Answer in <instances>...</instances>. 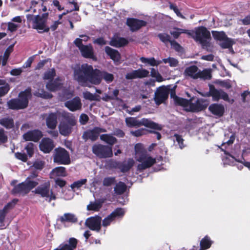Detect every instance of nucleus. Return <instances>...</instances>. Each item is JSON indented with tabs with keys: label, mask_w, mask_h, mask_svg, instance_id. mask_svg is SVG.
Returning a JSON list of instances; mask_svg holds the SVG:
<instances>
[{
	"label": "nucleus",
	"mask_w": 250,
	"mask_h": 250,
	"mask_svg": "<svg viewBox=\"0 0 250 250\" xmlns=\"http://www.w3.org/2000/svg\"><path fill=\"white\" fill-rule=\"evenodd\" d=\"M115 182V178L113 177L105 178L103 181V185L105 186H109Z\"/></svg>",
	"instance_id": "nucleus-58"
},
{
	"label": "nucleus",
	"mask_w": 250,
	"mask_h": 250,
	"mask_svg": "<svg viewBox=\"0 0 250 250\" xmlns=\"http://www.w3.org/2000/svg\"><path fill=\"white\" fill-rule=\"evenodd\" d=\"M0 124L7 129L11 128L14 126V121L12 118H4L0 120Z\"/></svg>",
	"instance_id": "nucleus-37"
},
{
	"label": "nucleus",
	"mask_w": 250,
	"mask_h": 250,
	"mask_svg": "<svg viewBox=\"0 0 250 250\" xmlns=\"http://www.w3.org/2000/svg\"><path fill=\"white\" fill-rule=\"evenodd\" d=\"M150 70V76L155 78L157 82H161L163 81L162 76L157 70L154 68H151Z\"/></svg>",
	"instance_id": "nucleus-45"
},
{
	"label": "nucleus",
	"mask_w": 250,
	"mask_h": 250,
	"mask_svg": "<svg viewBox=\"0 0 250 250\" xmlns=\"http://www.w3.org/2000/svg\"><path fill=\"white\" fill-rule=\"evenodd\" d=\"M31 96V90L27 89L19 94V99H12L8 102L7 105L9 108L12 109L24 108L27 107L28 100Z\"/></svg>",
	"instance_id": "nucleus-5"
},
{
	"label": "nucleus",
	"mask_w": 250,
	"mask_h": 250,
	"mask_svg": "<svg viewBox=\"0 0 250 250\" xmlns=\"http://www.w3.org/2000/svg\"><path fill=\"white\" fill-rule=\"evenodd\" d=\"M102 205L98 202H90L87 206V209L88 210H93L95 211H98L101 208Z\"/></svg>",
	"instance_id": "nucleus-44"
},
{
	"label": "nucleus",
	"mask_w": 250,
	"mask_h": 250,
	"mask_svg": "<svg viewBox=\"0 0 250 250\" xmlns=\"http://www.w3.org/2000/svg\"><path fill=\"white\" fill-rule=\"evenodd\" d=\"M83 98L86 100H88L89 101H95L97 99V95L96 94H93L91 93L88 91H85L83 93Z\"/></svg>",
	"instance_id": "nucleus-49"
},
{
	"label": "nucleus",
	"mask_w": 250,
	"mask_h": 250,
	"mask_svg": "<svg viewBox=\"0 0 250 250\" xmlns=\"http://www.w3.org/2000/svg\"><path fill=\"white\" fill-rule=\"evenodd\" d=\"M66 175L65 168L59 167L54 168L50 174V177L52 179H56L58 177H64Z\"/></svg>",
	"instance_id": "nucleus-27"
},
{
	"label": "nucleus",
	"mask_w": 250,
	"mask_h": 250,
	"mask_svg": "<svg viewBox=\"0 0 250 250\" xmlns=\"http://www.w3.org/2000/svg\"><path fill=\"white\" fill-rule=\"evenodd\" d=\"M191 33L189 32V30L175 27L170 31V34L174 38H178L182 33H185L189 36V34H191Z\"/></svg>",
	"instance_id": "nucleus-35"
},
{
	"label": "nucleus",
	"mask_w": 250,
	"mask_h": 250,
	"mask_svg": "<svg viewBox=\"0 0 250 250\" xmlns=\"http://www.w3.org/2000/svg\"><path fill=\"white\" fill-rule=\"evenodd\" d=\"M55 75V71L54 69H51L47 71L44 75L43 78L45 80H51L53 78Z\"/></svg>",
	"instance_id": "nucleus-50"
},
{
	"label": "nucleus",
	"mask_w": 250,
	"mask_h": 250,
	"mask_svg": "<svg viewBox=\"0 0 250 250\" xmlns=\"http://www.w3.org/2000/svg\"><path fill=\"white\" fill-rule=\"evenodd\" d=\"M158 36L160 40L163 42L165 43H167V42H170L171 41H170V36L168 35L165 33H163L159 34Z\"/></svg>",
	"instance_id": "nucleus-55"
},
{
	"label": "nucleus",
	"mask_w": 250,
	"mask_h": 250,
	"mask_svg": "<svg viewBox=\"0 0 250 250\" xmlns=\"http://www.w3.org/2000/svg\"><path fill=\"white\" fill-rule=\"evenodd\" d=\"M16 202H17V201H15L14 200L12 202L9 203L6 206H5V207H4L3 209L0 210V223H2L4 221L5 215L7 212V210L8 209L12 208L13 207V204H14V205L15 204Z\"/></svg>",
	"instance_id": "nucleus-34"
},
{
	"label": "nucleus",
	"mask_w": 250,
	"mask_h": 250,
	"mask_svg": "<svg viewBox=\"0 0 250 250\" xmlns=\"http://www.w3.org/2000/svg\"><path fill=\"white\" fill-rule=\"evenodd\" d=\"M184 74L186 76H189L194 79L201 78L208 80L211 77L210 69H205L201 71L196 66L187 67L185 70Z\"/></svg>",
	"instance_id": "nucleus-8"
},
{
	"label": "nucleus",
	"mask_w": 250,
	"mask_h": 250,
	"mask_svg": "<svg viewBox=\"0 0 250 250\" xmlns=\"http://www.w3.org/2000/svg\"><path fill=\"white\" fill-rule=\"evenodd\" d=\"M169 91L166 87H159L155 92V101L157 104L163 103L168 97Z\"/></svg>",
	"instance_id": "nucleus-18"
},
{
	"label": "nucleus",
	"mask_w": 250,
	"mask_h": 250,
	"mask_svg": "<svg viewBox=\"0 0 250 250\" xmlns=\"http://www.w3.org/2000/svg\"><path fill=\"white\" fill-rule=\"evenodd\" d=\"M55 147L53 140L48 138H43L40 143V149L45 153H49Z\"/></svg>",
	"instance_id": "nucleus-21"
},
{
	"label": "nucleus",
	"mask_w": 250,
	"mask_h": 250,
	"mask_svg": "<svg viewBox=\"0 0 250 250\" xmlns=\"http://www.w3.org/2000/svg\"><path fill=\"white\" fill-rule=\"evenodd\" d=\"M128 41L124 38L115 37L113 38L110 42V45L111 46L119 47L127 44Z\"/></svg>",
	"instance_id": "nucleus-28"
},
{
	"label": "nucleus",
	"mask_w": 250,
	"mask_h": 250,
	"mask_svg": "<svg viewBox=\"0 0 250 250\" xmlns=\"http://www.w3.org/2000/svg\"><path fill=\"white\" fill-rule=\"evenodd\" d=\"M19 27V25L18 24L14 23L12 22H9L8 23V29L12 32L17 30Z\"/></svg>",
	"instance_id": "nucleus-60"
},
{
	"label": "nucleus",
	"mask_w": 250,
	"mask_h": 250,
	"mask_svg": "<svg viewBox=\"0 0 250 250\" xmlns=\"http://www.w3.org/2000/svg\"><path fill=\"white\" fill-rule=\"evenodd\" d=\"M93 152L100 158L111 157L113 155L112 147L100 144L95 145L92 147Z\"/></svg>",
	"instance_id": "nucleus-12"
},
{
	"label": "nucleus",
	"mask_w": 250,
	"mask_h": 250,
	"mask_svg": "<svg viewBox=\"0 0 250 250\" xmlns=\"http://www.w3.org/2000/svg\"><path fill=\"white\" fill-rule=\"evenodd\" d=\"M81 99L78 97H76L72 100L65 103V105L71 111H75L81 109L82 107Z\"/></svg>",
	"instance_id": "nucleus-23"
},
{
	"label": "nucleus",
	"mask_w": 250,
	"mask_h": 250,
	"mask_svg": "<svg viewBox=\"0 0 250 250\" xmlns=\"http://www.w3.org/2000/svg\"><path fill=\"white\" fill-rule=\"evenodd\" d=\"M125 213V210L122 208H117L105 217L102 221L103 226L106 227L116 219H121Z\"/></svg>",
	"instance_id": "nucleus-14"
},
{
	"label": "nucleus",
	"mask_w": 250,
	"mask_h": 250,
	"mask_svg": "<svg viewBox=\"0 0 250 250\" xmlns=\"http://www.w3.org/2000/svg\"><path fill=\"white\" fill-rule=\"evenodd\" d=\"M208 109L211 113L219 117L222 116L225 111L224 106L222 104H211L209 106Z\"/></svg>",
	"instance_id": "nucleus-25"
},
{
	"label": "nucleus",
	"mask_w": 250,
	"mask_h": 250,
	"mask_svg": "<svg viewBox=\"0 0 250 250\" xmlns=\"http://www.w3.org/2000/svg\"><path fill=\"white\" fill-rule=\"evenodd\" d=\"M47 8L44 5V1L42 0H34L31 1V6L29 9L25 10V12H31L33 13L38 12L41 13L42 11L45 12Z\"/></svg>",
	"instance_id": "nucleus-17"
},
{
	"label": "nucleus",
	"mask_w": 250,
	"mask_h": 250,
	"mask_svg": "<svg viewBox=\"0 0 250 250\" xmlns=\"http://www.w3.org/2000/svg\"><path fill=\"white\" fill-rule=\"evenodd\" d=\"M162 62L168 63L170 67H176L178 65L179 62L177 59L174 58L169 57L167 59H163Z\"/></svg>",
	"instance_id": "nucleus-43"
},
{
	"label": "nucleus",
	"mask_w": 250,
	"mask_h": 250,
	"mask_svg": "<svg viewBox=\"0 0 250 250\" xmlns=\"http://www.w3.org/2000/svg\"><path fill=\"white\" fill-rule=\"evenodd\" d=\"M141 61L145 63H148L151 66H157L162 63V61H156L154 58H146L141 57Z\"/></svg>",
	"instance_id": "nucleus-38"
},
{
	"label": "nucleus",
	"mask_w": 250,
	"mask_h": 250,
	"mask_svg": "<svg viewBox=\"0 0 250 250\" xmlns=\"http://www.w3.org/2000/svg\"><path fill=\"white\" fill-rule=\"evenodd\" d=\"M136 159L140 163L137 166V169L143 170L151 167L156 163L155 158L148 155L141 144H137L135 146Z\"/></svg>",
	"instance_id": "nucleus-2"
},
{
	"label": "nucleus",
	"mask_w": 250,
	"mask_h": 250,
	"mask_svg": "<svg viewBox=\"0 0 250 250\" xmlns=\"http://www.w3.org/2000/svg\"><path fill=\"white\" fill-rule=\"evenodd\" d=\"M27 153L29 157H32L34 152V145L32 143H28L25 147Z\"/></svg>",
	"instance_id": "nucleus-53"
},
{
	"label": "nucleus",
	"mask_w": 250,
	"mask_h": 250,
	"mask_svg": "<svg viewBox=\"0 0 250 250\" xmlns=\"http://www.w3.org/2000/svg\"><path fill=\"white\" fill-rule=\"evenodd\" d=\"M33 192L40 195L42 197H45L49 199V201L55 200L56 197L50 189V183L49 182L44 183L38 187Z\"/></svg>",
	"instance_id": "nucleus-11"
},
{
	"label": "nucleus",
	"mask_w": 250,
	"mask_h": 250,
	"mask_svg": "<svg viewBox=\"0 0 250 250\" xmlns=\"http://www.w3.org/2000/svg\"><path fill=\"white\" fill-rule=\"evenodd\" d=\"M209 95L212 96L213 101H218L220 99L232 103L233 100H230L228 95L222 90H217L213 86L210 87Z\"/></svg>",
	"instance_id": "nucleus-16"
},
{
	"label": "nucleus",
	"mask_w": 250,
	"mask_h": 250,
	"mask_svg": "<svg viewBox=\"0 0 250 250\" xmlns=\"http://www.w3.org/2000/svg\"><path fill=\"white\" fill-rule=\"evenodd\" d=\"M174 137L175 138V140L178 143L179 147L181 149L183 148L185 146V145L184 144V140L182 138V136L178 134H175L174 135Z\"/></svg>",
	"instance_id": "nucleus-51"
},
{
	"label": "nucleus",
	"mask_w": 250,
	"mask_h": 250,
	"mask_svg": "<svg viewBox=\"0 0 250 250\" xmlns=\"http://www.w3.org/2000/svg\"><path fill=\"white\" fill-rule=\"evenodd\" d=\"M134 164L133 159H130L127 162H124L120 167L121 170L123 172H125L128 170Z\"/></svg>",
	"instance_id": "nucleus-42"
},
{
	"label": "nucleus",
	"mask_w": 250,
	"mask_h": 250,
	"mask_svg": "<svg viewBox=\"0 0 250 250\" xmlns=\"http://www.w3.org/2000/svg\"><path fill=\"white\" fill-rule=\"evenodd\" d=\"M60 220L61 222H69L71 223H76L77 222V218L74 214L66 213L60 217Z\"/></svg>",
	"instance_id": "nucleus-33"
},
{
	"label": "nucleus",
	"mask_w": 250,
	"mask_h": 250,
	"mask_svg": "<svg viewBox=\"0 0 250 250\" xmlns=\"http://www.w3.org/2000/svg\"><path fill=\"white\" fill-rule=\"evenodd\" d=\"M44 165V162L41 160H37L34 163L33 167H34L36 169L41 170L43 167Z\"/></svg>",
	"instance_id": "nucleus-56"
},
{
	"label": "nucleus",
	"mask_w": 250,
	"mask_h": 250,
	"mask_svg": "<svg viewBox=\"0 0 250 250\" xmlns=\"http://www.w3.org/2000/svg\"><path fill=\"white\" fill-rule=\"evenodd\" d=\"M100 139L110 145H113L117 141V139L110 134H103L100 136Z\"/></svg>",
	"instance_id": "nucleus-39"
},
{
	"label": "nucleus",
	"mask_w": 250,
	"mask_h": 250,
	"mask_svg": "<svg viewBox=\"0 0 250 250\" xmlns=\"http://www.w3.org/2000/svg\"><path fill=\"white\" fill-rule=\"evenodd\" d=\"M170 8L174 11L176 15L183 19H185V17L181 13L177 7L173 4H171L169 6Z\"/></svg>",
	"instance_id": "nucleus-57"
},
{
	"label": "nucleus",
	"mask_w": 250,
	"mask_h": 250,
	"mask_svg": "<svg viewBox=\"0 0 250 250\" xmlns=\"http://www.w3.org/2000/svg\"><path fill=\"white\" fill-rule=\"evenodd\" d=\"M3 85V86L0 87V97L5 95L10 89V86L8 83L5 82Z\"/></svg>",
	"instance_id": "nucleus-52"
},
{
	"label": "nucleus",
	"mask_w": 250,
	"mask_h": 250,
	"mask_svg": "<svg viewBox=\"0 0 250 250\" xmlns=\"http://www.w3.org/2000/svg\"><path fill=\"white\" fill-rule=\"evenodd\" d=\"M105 51L110 58L115 62H118L120 59V55L118 51L110 48L109 46L105 47Z\"/></svg>",
	"instance_id": "nucleus-29"
},
{
	"label": "nucleus",
	"mask_w": 250,
	"mask_h": 250,
	"mask_svg": "<svg viewBox=\"0 0 250 250\" xmlns=\"http://www.w3.org/2000/svg\"><path fill=\"white\" fill-rule=\"evenodd\" d=\"M136 73L135 70H132L126 74L125 78L127 80L137 79Z\"/></svg>",
	"instance_id": "nucleus-61"
},
{
	"label": "nucleus",
	"mask_w": 250,
	"mask_h": 250,
	"mask_svg": "<svg viewBox=\"0 0 250 250\" xmlns=\"http://www.w3.org/2000/svg\"><path fill=\"white\" fill-rule=\"evenodd\" d=\"M42 136V133L39 130L29 131L23 135L25 141H33L37 142Z\"/></svg>",
	"instance_id": "nucleus-24"
},
{
	"label": "nucleus",
	"mask_w": 250,
	"mask_h": 250,
	"mask_svg": "<svg viewBox=\"0 0 250 250\" xmlns=\"http://www.w3.org/2000/svg\"><path fill=\"white\" fill-rule=\"evenodd\" d=\"M235 42L233 40L229 38L226 36L225 37V39H224L221 42H220L219 45L223 48H229L231 47L232 45Z\"/></svg>",
	"instance_id": "nucleus-36"
},
{
	"label": "nucleus",
	"mask_w": 250,
	"mask_h": 250,
	"mask_svg": "<svg viewBox=\"0 0 250 250\" xmlns=\"http://www.w3.org/2000/svg\"><path fill=\"white\" fill-rule=\"evenodd\" d=\"M189 32L192 33L189 36L199 42L204 48H208L210 46V34L206 28L201 26L193 30H189Z\"/></svg>",
	"instance_id": "nucleus-4"
},
{
	"label": "nucleus",
	"mask_w": 250,
	"mask_h": 250,
	"mask_svg": "<svg viewBox=\"0 0 250 250\" xmlns=\"http://www.w3.org/2000/svg\"><path fill=\"white\" fill-rule=\"evenodd\" d=\"M87 182L86 179H83L78 180L74 182L71 185V188L72 189L79 188L82 187L83 185L85 184Z\"/></svg>",
	"instance_id": "nucleus-48"
},
{
	"label": "nucleus",
	"mask_w": 250,
	"mask_h": 250,
	"mask_svg": "<svg viewBox=\"0 0 250 250\" xmlns=\"http://www.w3.org/2000/svg\"><path fill=\"white\" fill-rule=\"evenodd\" d=\"M212 36L215 40L220 42L225 39L227 36L224 32L212 31Z\"/></svg>",
	"instance_id": "nucleus-46"
},
{
	"label": "nucleus",
	"mask_w": 250,
	"mask_h": 250,
	"mask_svg": "<svg viewBox=\"0 0 250 250\" xmlns=\"http://www.w3.org/2000/svg\"><path fill=\"white\" fill-rule=\"evenodd\" d=\"M208 105V102L204 99H198L195 103L189 104V110L192 112H198L206 108Z\"/></svg>",
	"instance_id": "nucleus-20"
},
{
	"label": "nucleus",
	"mask_w": 250,
	"mask_h": 250,
	"mask_svg": "<svg viewBox=\"0 0 250 250\" xmlns=\"http://www.w3.org/2000/svg\"><path fill=\"white\" fill-rule=\"evenodd\" d=\"M77 240L74 238H71L69 240V244H61L55 250H74L77 247Z\"/></svg>",
	"instance_id": "nucleus-26"
},
{
	"label": "nucleus",
	"mask_w": 250,
	"mask_h": 250,
	"mask_svg": "<svg viewBox=\"0 0 250 250\" xmlns=\"http://www.w3.org/2000/svg\"><path fill=\"white\" fill-rule=\"evenodd\" d=\"M126 189V185L122 182L117 183L114 188V191L116 194L120 195L124 193Z\"/></svg>",
	"instance_id": "nucleus-40"
},
{
	"label": "nucleus",
	"mask_w": 250,
	"mask_h": 250,
	"mask_svg": "<svg viewBox=\"0 0 250 250\" xmlns=\"http://www.w3.org/2000/svg\"><path fill=\"white\" fill-rule=\"evenodd\" d=\"M67 122H62L59 125V129L61 134L63 136H67L71 133L72 130V127L74 126L76 123V120L72 114L64 111L60 112Z\"/></svg>",
	"instance_id": "nucleus-7"
},
{
	"label": "nucleus",
	"mask_w": 250,
	"mask_h": 250,
	"mask_svg": "<svg viewBox=\"0 0 250 250\" xmlns=\"http://www.w3.org/2000/svg\"><path fill=\"white\" fill-rule=\"evenodd\" d=\"M57 113H50L49 114H44L42 115L43 118H45L46 124L47 127L50 129H55L57 124Z\"/></svg>",
	"instance_id": "nucleus-22"
},
{
	"label": "nucleus",
	"mask_w": 250,
	"mask_h": 250,
	"mask_svg": "<svg viewBox=\"0 0 250 250\" xmlns=\"http://www.w3.org/2000/svg\"><path fill=\"white\" fill-rule=\"evenodd\" d=\"M98 72H99L98 74L100 79V83L101 82L102 79H103L108 83L113 81L114 77L113 74L105 71H100L99 70Z\"/></svg>",
	"instance_id": "nucleus-32"
},
{
	"label": "nucleus",
	"mask_w": 250,
	"mask_h": 250,
	"mask_svg": "<svg viewBox=\"0 0 250 250\" xmlns=\"http://www.w3.org/2000/svg\"><path fill=\"white\" fill-rule=\"evenodd\" d=\"M125 121L126 125L129 127H138L144 125L156 130H161L162 128L161 125L146 118H143L139 120L136 118L127 117L125 119Z\"/></svg>",
	"instance_id": "nucleus-6"
},
{
	"label": "nucleus",
	"mask_w": 250,
	"mask_h": 250,
	"mask_svg": "<svg viewBox=\"0 0 250 250\" xmlns=\"http://www.w3.org/2000/svg\"><path fill=\"white\" fill-rule=\"evenodd\" d=\"M61 81L62 80L60 79H57L53 81H50L46 84V86L47 89L51 91H54L59 89L61 87Z\"/></svg>",
	"instance_id": "nucleus-30"
},
{
	"label": "nucleus",
	"mask_w": 250,
	"mask_h": 250,
	"mask_svg": "<svg viewBox=\"0 0 250 250\" xmlns=\"http://www.w3.org/2000/svg\"><path fill=\"white\" fill-rule=\"evenodd\" d=\"M174 101L175 103L178 104L186 106L188 103V102L183 98H179L177 96H175L174 98Z\"/></svg>",
	"instance_id": "nucleus-54"
},
{
	"label": "nucleus",
	"mask_w": 250,
	"mask_h": 250,
	"mask_svg": "<svg viewBox=\"0 0 250 250\" xmlns=\"http://www.w3.org/2000/svg\"><path fill=\"white\" fill-rule=\"evenodd\" d=\"M34 59V56L29 57L22 66V68H25L31 66V63Z\"/></svg>",
	"instance_id": "nucleus-63"
},
{
	"label": "nucleus",
	"mask_w": 250,
	"mask_h": 250,
	"mask_svg": "<svg viewBox=\"0 0 250 250\" xmlns=\"http://www.w3.org/2000/svg\"><path fill=\"white\" fill-rule=\"evenodd\" d=\"M146 130L144 128L139 129L135 131H132L130 132V133L136 137H139L145 133V131Z\"/></svg>",
	"instance_id": "nucleus-59"
},
{
	"label": "nucleus",
	"mask_w": 250,
	"mask_h": 250,
	"mask_svg": "<svg viewBox=\"0 0 250 250\" xmlns=\"http://www.w3.org/2000/svg\"><path fill=\"white\" fill-rule=\"evenodd\" d=\"M126 24L131 31L134 32L138 30L142 27L145 26L146 25V22L143 20L134 18H127L126 19Z\"/></svg>",
	"instance_id": "nucleus-19"
},
{
	"label": "nucleus",
	"mask_w": 250,
	"mask_h": 250,
	"mask_svg": "<svg viewBox=\"0 0 250 250\" xmlns=\"http://www.w3.org/2000/svg\"><path fill=\"white\" fill-rule=\"evenodd\" d=\"M106 130L99 127H95L92 130L86 132L87 137L91 140L94 141L97 139L99 134L101 132H104Z\"/></svg>",
	"instance_id": "nucleus-31"
},
{
	"label": "nucleus",
	"mask_w": 250,
	"mask_h": 250,
	"mask_svg": "<svg viewBox=\"0 0 250 250\" xmlns=\"http://www.w3.org/2000/svg\"><path fill=\"white\" fill-rule=\"evenodd\" d=\"M48 14L45 13L42 15L32 16L27 15V20L31 23L32 27L37 30L39 33L47 32L49 31V27L47 25Z\"/></svg>",
	"instance_id": "nucleus-3"
},
{
	"label": "nucleus",
	"mask_w": 250,
	"mask_h": 250,
	"mask_svg": "<svg viewBox=\"0 0 250 250\" xmlns=\"http://www.w3.org/2000/svg\"><path fill=\"white\" fill-rule=\"evenodd\" d=\"M98 70L94 69L93 67L86 63L76 67L74 72V79L82 86L90 87L89 83L99 84Z\"/></svg>",
	"instance_id": "nucleus-1"
},
{
	"label": "nucleus",
	"mask_w": 250,
	"mask_h": 250,
	"mask_svg": "<svg viewBox=\"0 0 250 250\" xmlns=\"http://www.w3.org/2000/svg\"><path fill=\"white\" fill-rule=\"evenodd\" d=\"M22 72V68H15L10 71V74L12 76H19Z\"/></svg>",
	"instance_id": "nucleus-64"
},
{
	"label": "nucleus",
	"mask_w": 250,
	"mask_h": 250,
	"mask_svg": "<svg viewBox=\"0 0 250 250\" xmlns=\"http://www.w3.org/2000/svg\"><path fill=\"white\" fill-rule=\"evenodd\" d=\"M81 40L79 39H76L74 42L75 45L80 49L81 54L83 57L86 58H90L93 60H96V58L94 55L93 49L91 45H83L81 43Z\"/></svg>",
	"instance_id": "nucleus-13"
},
{
	"label": "nucleus",
	"mask_w": 250,
	"mask_h": 250,
	"mask_svg": "<svg viewBox=\"0 0 250 250\" xmlns=\"http://www.w3.org/2000/svg\"><path fill=\"white\" fill-rule=\"evenodd\" d=\"M54 162L62 165L69 164L70 162V159L68 152L62 147L56 148L53 154Z\"/></svg>",
	"instance_id": "nucleus-10"
},
{
	"label": "nucleus",
	"mask_w": 250,
	"mask_h": 250,
	"mask_svg": "<svg viewBox=\"0 0 250 250\" xmlns=\"http://www.w3.org/2000/svg\"><path fill=\"white\" fill-rule=\"evenodd\" d=\"M101 217L96 215L88 218L84 224L90 229L99 232L101 229Z\"/></svg>",
	"instance_id": "nucleus-15"
},
{
	"label": "nucleus",
	"mask_w": 250,
	"mask_h": 250,
	"mask_svg": "<svg viewBox=\"0 0 250 250\" xmlns=\"http://www.w3.org/2000/svg\"><path fill=\"white\" fill-rule=\"evenodd\" d=\"M36 186L37 183L30 182L29 179L25 180L24 182L15 186L12 192L14 194H19L24 196Z\"/></svg>",
	"instance_id": "nucleus-9"
},
{
	"label": "nucleus",
	"mask_w": 250,
	"mask_h": 250,
	"mask_svg": "<svg viewBox=\"0 0 250 250\" xmlns=\"http://www.w3.org/2000/svg\"><path fill=\"white\" fill-rule=\"evenodd\" d=\"M211 241L208 236H205L200 242V250H205L209 248L211 245Z\"/></svg>",
	"instance_id": "nucleus-41"
},
{
	"label": "nucleus",
	"mask_w": 250,
	"mask_h": 250,
	"mask_svg": "<svg viewBox=\"0 0 250 250\" xmlns=\"http://www.w3.org/2000/svg\"><path fill=\"white\" fill-rule=\"evenodd\" d=\"M15 155L17 159L23 162L26 161L27 159V156L24 153L18 152L15 153Z\"/></svg>",
	"instance_id": "nucleus-62"
},
{
	"label": "nucleus",
	"mask_w": 250,
	"mask_h": 250,
	"mask_svg": "<svg viewBox=\"0 0 250 250\" xmlns=\"http://www.w3.org/2000/svg\"><path fill=\"white\" fill-rule=\"evenodd\" d=\"M136 72L137 73V77L138 78H143L145 77H146L149 75V71L145 69H139L138 70H135Z\"/></svg>",
	"instance_id": "nucleus-47"
}]
</instances>
